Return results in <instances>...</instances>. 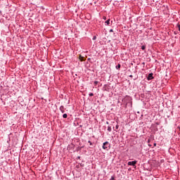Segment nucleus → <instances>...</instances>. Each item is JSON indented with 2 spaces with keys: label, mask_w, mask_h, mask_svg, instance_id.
<instances>
[{
  "label": "nucleus",
  "mask_w": 180,
  "mask_h": 180,
  "mask_svg": "<svg viewBox=\"0 0 180 180\" xmlns=\"http://www.w3.org/2000/svg\"><path fill=\"white\" fill-rule=\"evenodd\" d=\"M154 74L153 72L149 73L148 77H147V79L148 81H151V79H154Z\"/></svg>",
  "instance_id": "4"
},
{
  "label": "nucleus",
  "mask_w": 180,
  "mask_h": 180,
  "mask_svg": "<svg viewBox=\"0 0 180 180\" xmlns=\"http://www.w3.org/2000/svg\"><path fill=\"white\" fill-rule=\"evenodd\" d=\"M174 34H176V32H174Z\"/></svg>",
  "instance_id": "30"
},
{
  "label": "nucleus",
  "mask_w": 180,
  "mask_h": 180,
  "mask_svg": "<svg viewBox=\"0 0 180 180\" xmlns=\"http://www.w3.org/2000/svg\"><path fill=\"white\" fill-rule=\"evenodd\" d=\"M77 168H79V166H77Z\"/></svg>",
  "instance_id": "31"
},
{
  "label": "nucleus",
  "mask_w": 180,
  "mask_h": 180,
  "mask_svg": "<svg viewBox=\"0 0 180 180\" xmlns=\"http://www.w3.org/2000/svg\"><path fill=\"white\" fill-rule=\"evenodd\" d=\"M59 110H60L61 113H65V108H64V105H61L59 108Z\"/></svg>",
  "instance_id": "6"
},
{
  "label": "nucleus",
  "mask_w": 180,
  "mask_h": 180,
  "mask_svg": "<svg viewBox=\"0 0 180 180\" xmlns=\"http://www.w3.org/2000/svg\"><path fill=\"white\" fill-rule=\"evenodd\" d=\"M98 84H99V82H98V81L94 82V86H96L98 85Z\"/></svg>",
  "instance_id": "13"
},
{
  "label": "nucleus",
  "mask_w": 180,
  "mask_h": 180,
  "mask_svg": "<svg viewBox=\"0 0 180 180\" xmlns=\"http://www.w3.org/2000/svg\"><path fill=\"white\" fill-rule=\"evenodd\" d=\"M141 50H143L144 51V50H146V45H143L141 46Z\"/></svg>",
  "instance_id": "14"
},
{
  "label": "nucleus",
  "mask_w": 180,
  "mask_h": 180,
  "mask_svg": "<svg viewBox=\"0 0 180 180\" xmlns=\"http://www.w3.org/2000/svg\"><path fill=\"white\" fill-rule=\"evenodd\" d=\"M108 131L109 132L112 131V127L110 125L108 127Z\"/></svg>",
  "instance_id": "12"
},
{
  "label": "nucleus",
  "mask_w": 180,
  "mask_h": 180,
  "mask_svg": "<svg viewBox=\"0 0 180 180\" xmlns=\"http://www.w3.org/2000/svg\"><path fill=\"white\" fill-rule=\"evenodd\" d=\"M87 60L88 61H91V58H89Z\"/></svg>",
  "instance_id": "25"
},
{
  "label": "nucleus",
  "mask_w": 180,
  "mask_h": 180,
  "mask_svg": "<svg viewBox=\"0 0 180 180\" xmlns=\"http://www.w3.org/2000/svg\"><path fill=\"white\" fill-rule=\"evenodd\" d=\"M110 180H115V176H112Z\"/></svg>",
  "instance_id": "17"
},
{
  "label": "nucleus",
  "mask_w": 180,
  "mask_h": 180,
  "mask_svg": "<svg viewBox=\"0 0 180 180\" xmlns=\"http://www.w3.org/2000/svg\"><path fill=\"white\" fill-rule=\"evenodd\" d=\"M120 67H122V65H120V63H119L117 65H116L115 68L116 70H120Z\"/></svg>",
  "instance_id": "10"
},
{
  "label": "nucleus",
  "mask_w": 180,
  "mask_h": 180,
  "mask_svg": "<svg viewBox=\"0 0 180 180\" xmlns=\"http://www.w3.org/2000/svg\"><path fill=\"white\" fill-rule=\"evenodd\" d=\"M127 164H128V165H129L131 167H135V168H136V165H137V160L128 162Z\"/></svg>",
  "instance_id": "3"
},
{
  "label": "nucleus",
  "mask_w": 180,
  "mask_h": 180,
  "mask_svg": "<svg viewBox=\"0 0 180 180\" xmlns=\"http://www.w3.org/2000/svg\"><path fill=\"white\" fill-rule=\"evenodd\" d=\"M104 91H106L107 92H109V85L105 84L103 87Z\"/></svg>",
  "instance_id": "7"
},
{
  "label": "nucleus",
  "mask_w": 180,
  "mask_h": 180,
  "mask_svg": "<svg viewBox=\"0 0 180 180\" xmlns=\"http://www.w3.org/2000/svg\"><path fill=\"white\" fill-rule=\"evenodd\" d=\"M88 143L90 144V146H94V143H91V141H89Z\"/></svg>",
  "instance_id": "15"
},
{
  "label": "nucleus",
  "mask_w": 180,
  "mask_h": 180,
  "mask_svg": "<svg viewBox=\"0 0 180 180\" xmlns=\"http://www.w3.org/2000/svg\"><path fill=\"white\" fill-rule=\"evenodd\" d=\"M89 96H94V93H89Z\"/></svg>",
  "instance_id": "16"
},
{
  "label": "nucleus",
  "mask_w": 180,
  "mask_h": 180,
  "mask_svg": "<svg viewBox=\"0 0 180 180\" xmlns=\"http://www.w3.org/2000/svg\"><path fill=\"white\" fill-rule=\"evenodd\" d=\"M77 158H79V159L81 158V156H78Z\"/></svg>",
  "instance_id": "28"
},
{
  "label": "nucleus",
  "mask_w": 180,
  "mask_h": 180,
  "mask_svg": "<svg viewBox=\"0 0 180 180\" xmlns=\"http://www.w3.org/2000/svg\"><path fill=\"white\" fill-rule=\"evenodd\" d=\"M80 61H85V57L79 55V57Z\"/></svg>",
  "instance_id": "8"
},
{
  "label": "nucleus",
  "mask_w": 180,
  "mask_h": 180,
  "mask_svg": "<svg viewBox=\"0 0 180 180\" xmlns=\"http://www.w3.org/2000/svg\"><path fill=\"white\" fill-rule=\"evenodd\" d=\"M90 148H94V147H91Z\"/></svg>",
  "instance_id": "32"
},
{
  "label": "nucleus",
  "mask_w": 180,
  "mask_h": 180,
  "mask_svg": "<svg viewBox=\"0 0 180 180\" xmlns=\"http://www.w3.org/2000/svg\"><path fill=\"white\" fill-rule=\"evenodd\" d=\"M106 124H109V122H106Z\"/></svg>",
  "instance_id": "27"
},
{
  "label": "nucleus",
  "mask_w": 180,
  "mask_h": 180,
  "mask_svg": "<svg viewBox=\"0 0 180 180\" xmlns=\"http://www.w3.org/2000/svg\"><path fill=\"white\" fill-rule=\"evenodd\" d=\"M177 27H179V30L180 32V25H179V23L177 24Z\"/></svg>",
  "instance_id": "18"
},
{
  "label": "nucleus",
  "mask_w": 180,
  "mask_h": 180,
  "mask_svg": "<svg viewBox=\"0 0 180 180\" xmlns=\"http://www.w3.org/2000/svg\"><path fill=\"white\" fill-rule=\"evenodd\" d=\"M103 19L104 20H106V17H105V16H103Z\"/></svg>",
  "instance_id": "20"
},
{
  "label": "nucleus",
  "mask_w": 180,
  "mask_h": 180,
  "mask_svg": "<svg viewBox=\"0 0 180 180\" xmlns=\"http://www.w3.org/2000/svg\"><path fill=\"white\" fill-rule=\"evenodd\" d=\"M113 130H115V131H116V130H119V124H116L115 126V127H112Z\"/></svg>",
  "instance_id": "9"
},
{
  "label": "nucleus",
  "mask_w": 180,
  "mask_h": 180,
  "mask_svg": "<svg viewBox=\"0 0 180 180\" xmlns=\"http://www.w3.org/2000/svg\"><path fill=\"white\" fill-rule=\"evenodd\" d=\"M80 165H81L82 167H84V165H82V164H81Z\"/></svg>",
  "instance_id": "29"
},
{
  "label": "nucleus",
  "mask_w": 180,
  "mask_h": 180,
  "mask_svg": "<svg viewBox=\"0 0 180 180\" xmlns=\"http://www.w3.org/2000/svg\"><path fill=\"white\" fill-rule=\"evenodd\" d=\"M112 23H113V20H110V19H108L105 22V26H109V25H112Z\"/></svg>",
  "instance_id": "5"
},
{
  "label": "nucleus",
  "mask_w": 180,
  "mask_h": 180,
  "mask_svg": "<svg viewBox=\"0 0 180 180\" xmlns=\"http://www.w3.org/2000/svg\"><path fill=\"white\" fill-rule=\"evenodd\" d=\"M103 150H110V143L108 141H105L103 143Z\"/></svg>",
  "instance_id": "2"
},
{
  "label": "nucleus",
  "mask_w": 180,
  "mask_h": 180,
  "mask_svg": "<svg viewBox=\"0 0 180 180\" xmlns=\"http://www.w3.org/2000/svg\"><path fill=\"white\" fill-rule=\"evenodd\" d=\"M124 102H126V105H129V103L131 105V106H133V99L131 98V96H126L124 98Z\"/></svg>",
  "instance_id": "1"
},
{
  "label": "nucleus",
  "mask_w": 180,
  "mask_h": 180,
  "mask_svg": "<svg viewBox=\"0 0 180 180\" xmlns=\"http://www.w3.org/2000/svg\"><path fill=\"white\" fill-rule=\"evenodd\" d=\"M63 119H67L68 117V115L67 113H65L63 115Z\"/></svg>",
  "instance_id": "11"
},
{
  "label": "nucleus",
  "mask_w": 180,
  "mask_h": 180,
  "mask_svg": "<svg viewBox=\"0 0 180 180\" xmlns=\"http://www.w3.org/2000/svg\"><path fill=\"white\" fill-rule=\"evenodd\" d=\"M0 15H2V11H0Z\"/></svg>",
  "instance_id": "26"
},
{
  "label": "nucleus",
  "mask_w": 180,
  "mask_h": 180,
  "mask_svg": "<svg viewBox=\"0 0 180 180\" xmlns=\"http://www.w3.org/2000/svg\"><path fill=\"white\" fill-rule=\"evenodd\" d=\"M129 77L133 78V75H129Z\"/></svg>",
  "instance_id": "23"
},
{
  "label": "nucleus",
  "mask_w": 180,
  "mask_h": 180,
  "mask_svg": "<svg viewBox=\"0 0 180 180\" xmlns=\"http://www.w3.org/2000/svg\"><path fill=\"white\" fill-rule=\"evenodd\" d=\"M96 39V36L93 37V40H95Z\"/></svg>",
  "instance_id": "21"
},
{
  "label": "nucleus",
  "mask_w": 180,
  "mask_h": 180,
  "mask_svg": "<svg viewBox=\"0 0 180 180\" xmlns=\"http://www.w3.org/2000/svg\"><path fill=\"white\" fill-rule=\"evenodd\" d=\"M110 33H113V30L112 29H111V30H110Z\"/></svg>",
  "instance_id": "19"
},
{
  "label": "nucleus",
  "mask_w": 180,
  "mask_h": 180,
  "mask_svg": "<svg viewBox=\"0 0 180 180\" xmlns=\"http://www.w3.org/2000/svg\"><path fill=\"white\" fill-rule=\"evenodd\" d=\"M153 146H154V147H156V146H157V143H153Z\"/></svg>",
  "instance_id": "22"
},
{
  "label": "nucleus",
  "mask_w": 180,
  "mask_h": 180,
  "mask_svg": "<svg viewBox=\"0 0 180 180\" xmlns=\"http://www.w3.org/2000/svg\"><path fill=\"white\" fill-rule=\"evenodd\" d=\"M155 124L158 126L160 124V122H156Z\"/></svg>",
  "instance_id": "24"
}]
</instances>
